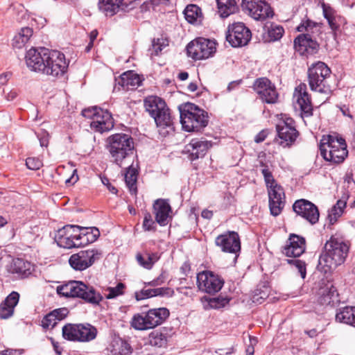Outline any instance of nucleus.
I'll return each instance as SVG.
<instances>
[{
	"label": "nucleus",
	"instance_id": "obj_31",
	"mask_svg": "<svg viewBox=\"0 0 355 355\" xmlns=\"http://www.w3.org/2000/svg\"><path fill=\"white\" fill-rule=\"evenodd\" d=\"M123 0H99L98 9L106 17H112L116 15L121 6H123Z\"/></svg>",
	"mask_w": 355,
	"mask_h": 355
},
{
	"label": "nucleus",
	"instance_id": "obj_14",
	"mask_svg": "<svg viewBox=\"0 0 355 355\" xmlns=\"http://www.w3.org/2000/svg\"><path fill=\"white\" fill-rule=\"evenodd\" d=\"M101 257V250L96 248L87 249L72 254L69 259V263L74 270L82 271L90 267Z\"/></svg>",
	"mask_w": 355,
	"mask_h": 355
},
{
	"label": "nucleus",
	"instance_id": "obj_37",
	"mask_svg": "<svg viewBox=\"0 0 355 355\" xmlns=\"http://www.w3.org/2000/svg\"><path fill=\"white\" fill-rule=\"evenodd\" d=\"M336 320L347 324H355V307L345 306L336 313Z\"/></svg>",
	"mask_w": 355,
	"mask_h": 355
},
{
	"label": "nucleus",
	"instance_id": "obj_13",
	"mask_svg": "<svg viewBox=\"0 0 355 355\" xmlns=\"http://www.w3.org/2000/svg\"><path fill=\"white\" fill-rule=\"evenodd\" d=\"M241 6L251 17L257 21H264L274 15L270 5L266 0H242Z\"/></svg>",
	"mask_w": 355,
	"mask_h": 355
},
{
	"label": "nucleus",
	"instance_id": "obj_33",
	"mask_svg": "<svg viewBox=\"0 0 355 355\" xmlns=\"http://www.w3.org/2000/svg\"><path fill=\"white\" fill-rule=\"evenodd\" d=\"M107 351L109 355H130L132 352L130 345L121 339L112 340Z\"/></svg>",
	"mask_w": 355,
	"mask_h": 355
},
{
	"label": "nucleus",
	"instance_id": "obj_62",
	"mask_svg": "<svg viewBox=\"0 0 355 355\" xmlns=\"http://www.w3.org/2000/svg\"><path fill=\"white\" fill-rule=\"evenodd\" d=\"M344 182H347L348 185L353 184L355 187V181L353 178V174L352 172H348L345 174L344 177Z\"/></svg>",
	"mask_w": 355,
	"mask_h": 355
},
{
	"label": "nucleus",
	"instance_id": "obj_49",
	"mask_svg": "<svg viewBox=\"0 0 355 355\" xmlns=\"http://www.w3.org/2000/svg\"><path fill=\"white\" fill-rule=\"evenodd\" d=\"M125 288L124 284L120 282L115 287L107 288L108 293L106 295L107 299H113L123 294Z\"/></svg>",
	"mask_w": 355,
	"mask_h": 355
},
{
	"label": "nucleus",
	"instance_id": "obj_32",
	"mask_svg": "<svg viewBox=\"0 0 355 355\" xmlns=\"http://www.w3.org/2000/svg\"><path fill=\"white\" fill-rule=\"evenodd\" d=\"M148 338L152 346L166 347L168 339V331L166 328L153 331L149 334Z\"/></svg>",
	"mask_w": 355,
	"mask_h": 355
},
{
	"label": "nucleus",
	"instance_id": "obj_56",
	"mask_svg": "<svg viewBox=\"0 0 355 355\" xmlns=\"http://www.w3.org/2000/svg\"><path fill=\"white\" fill-rule=\"evenodd\" d=\"M100 107H98L96 106L88 107L84 109L82 111V115L85 118H88L90 119L92 121H94V119L95 118L96 115H97V113H98Z\"/></svg>",
	"mask_w": 355,
	"mask_h": 355
},
{
	"label": "nucleus",
	"instance_id": "obj_19",
	"mask_svg": "<svg viewBox=\"0 0 355 355\" xmlns=\"http://www.w3.org/2000/svg\"><path fill=\"white\" fill-rule=\"evenodd\" d=\"M293 211L306 219L311 225L318 222L320 214L318 207L311 202L300 199L296 200L293 205Z\"/></svg>",
	"mask_w": 355,
	"mask_h": 355
},
{
	"label": "nucleus",
	"instance_id": "obj_15",
	"mask_svg": "<svg viewBox=\"0 0 355 355\" xmlns=\"http://www.w3.org/2000/svg\"><path fill=\"white\" fill-rule=\"evenodd\" d=\"M251 38V31L243 23L236 22L229 25L226 39L232 46H244L249 43Z\"/></svg>",
	"mask_w": 355,
	"mask_h": 355
},
{
	"label": "nucleus",
	"instance_id": "obj_22",
	"mask_svg": "<svg viewBox=\"0 0 355 355\" xmlns=\"http://www.w3.org/2000/svg\"><path fill=\"white\" fill-rule=\"evenodd\" d=\"M293 98L302 111V117H309L313 114V106L311 97L307 92L305 83H300L295 89Z\"/></svg>",
	"mask_w": 355,
	"mask_h": 355
},
{
	"label": "nucleus",
	"instance_id": "obj_60",
	"mask_svg": "<svg viewBox=\"0 0 355 355\" xmlns=\"http://www.w3.org/2000/svg\"><path fill=\"white\" fill-rule=\"evenodd\" d=\"M101 181H102V183L107 187V188L111 193H114V194H116L117 193V189H116L115 187H114L111 184V183L110 182V180L107 178H106V177L101 178Z\"/></svg>",
	"mask_w": 355,
	"mask_h": 355
},
{
	"label": "nucleus",
	"instance_id": "obj_26",
	"mask_svg": "<svg viewBox=\"0 0 355 355\" xmlns=\"http://www.w3.org/2000/svg\"><path fill=\"white\" fill-rule=\"evenodd\" d=\"M212 146V143L207 140L193 139L186 147V151L189 153V158L191 161L203 157L207 150Z\"/></svg>",
	"mask_w": 355,
	"mask_h": 355
},
{
	"label": "nucleus",
	"instance_id": "obj_16",
	"mask_svg": "<svg viewBox=\"0 0 355 355\" xmlns=\"http://www.w3.org/2000/svg\"><path fill=\"white\" fill-rule=\"evenodd\" d=\"M224 279L212 271L205 270L197 275L198 288L209 294H215L220 291L224 285Z\"/></svg>",
	"mask_w": 355,
	"mask_h": 355
},
{
	"label": "nucleus",
	"instance_id": "obj_5",
	"mask_svg": "<svg viewBox=\"0 0 355 355\" xmlns=\"http://www.w3.org/2000/svg\"><path fill=\"white\" fill-rule=\"evenodd\" d=\"M58 295L65 297H78L86 303L98 306L103 301L102 295L93 286L80 281H69L57 287Z\"/></svg>",
	"mask_w": 355,
	"mask_h": 355
},
{
	"label": "nucleus",
	"instance_id": "obj_8",
	"mask_svg": "<svg viewBox=\"0 0 355 355\" xmlns=\"http://www.w3.org/2000/svg\"><path fill=\"white\" fill-rule=\"evenodd\" d=\"M321 156L327 162L339 164L348 155L345 140L338 136L323 137L320 143Z\"/></svg>",
	"mask_w": 355,
	"mask_h": 355
},
{
	"label": "nucleus",
	"instance_id": "obj_63",
	"mask_svg": "<svg viewBox=\"0 0 355 355\" xmlns=\"http://www.w3.org/2000/svg\"><path fill=\"white\" fill-rule=\"evenodd\" d=\"M11 77V73L9 72L3 73L0 75V85H4L7 83Z\"/></svg>",
	"mask_w": 355,
	"mask_h": 355
},
{
	"label": "nucleus",
	"instance_id": "obj_27",
	"mask_svg": "<svg viewBox=\"0 0 355 355\" xmlns=\"http://www.w3.org/2000/svg\"><path fill=\"white\" fill-rule=\"evenodd\" d=\"M321 6L324 17L327 19L332 32L336 35L340 31V26L346 24L345 18L338 15L329 4L322 3Z\"/></svg>",
	"mask_w": 355,
	"mask_h": 355
},
{
	"label": "nucleus",
	"instance_id": "obj_29",
	"mask_svg": "<svg viewBox=\"0 0 355 355\" xmlns=\"http://www.w3.org/2000/svg\"><path fill=\"white\" fill-rule=\"evenodd\" d=\"M19 294L16 291L10 293L0 304V318L8 319L12 316L15 307L19 302Z\"/></svg>",
	"mask_w": 355,
	"mask_h": 355
},
{
	"label": "nucleus",
	"instance_id": "obj_55",
	"mask_svg": "<svg viewBox=\"0 0 355 355\" xmlns=\"http://www.w3.org/2000/svg\"><path fill=\"white\" fill-rule=\"evenodd\" d=\"M143 228L146 231L155 230V222L152 219L151 215L149 213H146L144 216Z\"/></svg>",
	"mask_w": 355,
	"mask_h": 355
},
{
	"label": "nucleus",
	"instance_id": "obj_40",
	"mask_svg": "<svg viewBox=\"0 0 355 355\" xmlns=\"http://www.w3.org/2000/svg\"><path fill=\"white\" fill-rule=\"evenodd\" d=\"M186 20L190 24H194L202 17V12L200 7L195 4L188 5L184 10Z\"/></svg>",
	"mask_w": 355,
	"mask_h": 355
},
{
	"label": "nucleus",
	"instance_id": "obj_48",
	"mask_svg": "<svg viewBox=\"0 0 355 355\" xmlns=\"http://www.w3.org/2000/svg\"><path fill=\"white\" fill-rule=\"evenodd\" d=\"M284 33L282 26L278 25H271L268 29V36L272 41H277L280 40Z\"/></svg>",
	"mask_w": 355,
	"mask_h": 355
},
{
	"label": "nucleus",
	"instance_id": "obj_12",
	"mask_svg": "<svg viewBox=\"0 0 355 355\" xmlns=\"http://www.w3.org/2000/svg\"><path fill=\"white\" fill-rule=\"evenodd\" d=\"M216 51V42L203 37H198L187 46L188 56L196 60L207 59L213 56Z\"/></svg>",
	"mask_w": 355,
	"mask_h": 355
},
{
	"label": "nucleus",
	"instance_id": "obj_1",
	"mask_svg": "<svg viewBox=\"0 0 355 355\" xmlns=\"http://www.w3.org/2000/svg\"><path fill=\"white\" fill-rule=\"evenodd\" d=\"M26 62L31 70L53 77L63 75L68 67L62 53L46 48L29 49L26 55Z\"/></svg>",
	"mask_w": 355,
	"mask_h": 355
},
{
	"label": "nucleus",
	"instance_id": "obj_20",
	"mask_svg": "<svg viewBox=\"0 0 355 355\" xmlns=\"http://www.w3.org/2000/svg\"><path fill=\"white\" fill-rule=\"evenodd\" d=\"M215 244L221 250L227 253L236 254L241 250V241L237 232H228L216 238Z\"/></svg>",
	"mask_w": 355,
	"mask_h": 355
},
{
	"label": "nucleus",
	"instance_id": "obj_2",
	"mask_svg": "<svg viewBox=\"0 0 355 355\" xmlns=\"http://www.w3.org/2000/svg\"><path fill=\"white\" fill-rule=\"evenodd\" d=\"M99 235V230L96 227L67 225L57 231L55 241L60 248L71 249L93 243Z\"/></svg>",
	"mask_w": 355,
	"mask_h": 355
},
{
	"label": "nucleus",
	"instance_id": "obj_21",
	"mask_svg": "<svg viewBox=\"0 0 355 355\" xmlns=\"http://www.w3.org/2000/svg\"><path fill=\"white\" fill-rule=\"evenodd\" d=\"M295 50L302 55H313L318 53L319 44L316 38L307 33H302L294 40Z\"/></svg>",
	"mask_w": 355,
	"mask_h": 355
},
{
	"label": "nucleus",
	"instance_id": "obj_4",
	"mask_svg": "<svg viewBox=\"0 0 355 355\" xmlns=\"http://www.w3.org/2000/svg\"><path fill=\"white\" fill-rule=\"evenodd\" d=\"M349 244L340 238L331 237L319 257V266L327 272L343 264L347 257Z\"/></svg>",
	"mask_w": 355,
	"mask_h": 355
},
{
	"label": "nucleus",
	"instance_id": "obj_43",
	"mask_svg": "<svg viewBox=\"0 0 355 355\" xmlns=\"http://www.w3.org/2000/svg\"><path fill=\"white\" fill-rule=\"evenodd\" d=\"M260 165L263 167L261 173L263 176L267 190L272 188L275 185H279L275 180L272 172L268 168V166L263 162H260Z\"/></svg>",
	"mask_w": 355,
	"mask_h": 355
},
{
	"label": "nucleus",
	"instance_id": "obj_51",
	"mask_svg": "<svg viewBox=\"0 0 355 355\" xmlns=\"http://www.w3.org/2000/svg\"><path fill=\"white\" fill-rule=\"evenodd\" d=\"M287 263L293 265L298 270L302 279H304L306 275V263L300 259H287Z\"/></svg>",
	"mask_w": 355,
	"mask_h": 355
},
{
	"label": "nucleus",
	"instance_id": "obj_58",
	"mask_svg": "<svg viewBox=\"0 0 355 355\" xmlns=\"http://www.w3.org/2000/svg\"><path fill=\"white\" fill-rule=\"evenodd\" d=\"M166 279V272L165 271H162L158 277H157L156 279H153L151 282H148L147 284L150 286H157L164 283Z\"/></svg>",
	"mask_w": 355,
	"mask_h": 355
},
{
	"label": "nucleus",
	"instance_id": "obj_9",
	"mask_svg": "<svg viewBox=\"0 0 355 355\" xmlns=\"http://www.w3.org/2000/svg\"><path fill=\"white\" fill-rule=\"evenodd\" d=\"M166 308L151 309L147 312L135 314L130 325L136 330L144 331L153 329L162 324L169 316Z\"/></svg>",
	"mask_w": 355,
	"mask_h": 355
},
{
	"label": "nucleus",
	"instance_id": "obj_7",
	"mask_svg": "<svg viewBox=\"0 0 355 355\" xmlns=\"http://www.w3.org/2000/svg\"><path fill=\"white\" fill-rule=\"evenodd\" d=\"M180 122L187 132H199L208 124L207 113L193 103H187L179 107Z\"/></svg>",
	"mask_w": 355,
	"mask_h": 355
},
{
	"label": "nucleus",
	"instance_id": "obj_24",
	"mask_svg": "<svg viewBox=\"0 0 355 355\" xmlns=\"http://www.w3.org/2000/svg\"><path fill=\"white\" fill-rule=\"evenodd\" d=\"M306 248L304 238L291 234L282 249V253L288 257H297L302 254Z\"/></svg>",
	"mask_w": 355,
	"mask_h": 355
},
{
	"label": "nucleus",
	"instance_id": "obj_35",
	"mask_svg": "<svg viewBox=\"0 0 355 355\" xmlns=\"http://www.w3.org/2000/svg\"><path fill=\"white\" fill-rule=\"evenodd\" d=\"M296 29L298 32L307 33L313 38H316V37L320 33V24L309 19L302 21Z\"/></svg>",
	"mask_w": 355,
	"mask_h": 355
},
{
	"label": "nucleus",
	"instance_id": "obj_64",
	"mask_svg": "<svg viewBox=\"0 0 355 355\" xmlns=\"http://www.w3.org/2000/svg\"><path fill=\"white\" fill-rule=\"evenodd\" d=\"M339 108L344 116H348L351 119L353 118L352 115L350 114V110L347 105H343L340 106Z\"/></svg>",
	"mask_w": 355,
	"mask_h": 355
},
{
	"label": "nucleus",
	"instance_id": "obj_34",
	"mask_svg": "<svg viewBox=\"0 0 355 355\" xmlns=\"http://www.w3.org/2000/svg\"><path fill=\"white\" fill-rule=\"evenodd\" d=\"M159 259L160 256L157 252L150 253L145 251L144 255L139 252L136 254V259L139 266L147 270L152 269Z\"/></svg>",
	"mask_w": 355,
	"mask_h": 355
},
{
	"label": "nucleus",
	"instance_id": "obj_30",
	"mask_svg": "<svg viewBox=\"0 0 355 355\" xmlns=\"http://www.w3.org/2000/svg\"><path fill=\"white\" fill-rule=\"evenodd\" d=\"M141 83L140 76L132 71L123 73L118 80V84L125 90L135 89L140 85Z\"/></svg>",
	"mask_w": 355,
	"mask_h": 355
},
{
	"label": "nucleus",
	"instance_id": "obj_11",
	"mask_svg": "<svg viewBox=\"0 0 355 355\" xmlns=\"http://www.w3.org/2000/svg\"><path fill=\"white\" fill-rule=\"evenodd\" d=\"M97 329L89 323H67L62 328V336L68 341L87 343L96 338Z\"/></svg>",
	"mask_w": 355,
	"mask_h": 355
},
{
	"label": "nucleus",
	"instance_id": "obj_36",
	"mask_svg": "<svg viewBox=\"0 0 355 355\" xmlns=\"http://www.w3.org/2000/svg\"><path fill=\"white\" fill-rule=\"evenodd\" d=\"M217 2L218 12L223 18H226L234 13L237 10L234 0H216Z\"/></svg>",
	"mask_w": 355,
	"mask_h": 355
},
{
	"label": "nucleus",
	"instance_id": "obj_52",
	"mask_svg": "<svg viewBox=\"0 0 355 355\" xmlns=\"http://www.w3.org/2000/svg\"><path fill=\"white\" fill-rule=\"evenodd\" d=\"M58 323L53 317V314L50 312L46 314L42 320L41 326L45 329H53Z\"/></svg>",
	"mask_w": 355,
	"mask_h": 355
},
{
	"label": "nucleus",
	"instance_id": "obj_44",
	"mask_svg": "<svg viewBox=\"0 0 355 355\" xmlns=\"http://www.w3.org/2000/svg\"><path fill=\"white\" fill-rule=\"evenodd\" d=\"M205 300L207 301V306L215 309L225 307L230 301V298L221 296L213 298H205Z\"/></svg>",
	"mask_w": 355,
	"mask_h": 355
},
{
	"label": "nucleus",
	"instance_id": "obj_3",
	"mask_svg": "<svg viewBox=\"0 0 355 355\" xmlns=\"http://www.w3.org/2000/svg\"><path fill=\"white\" fill-rule=\"evenodd\" d=\"M144 105L146 110L154 119L161 135L166 137L174 132L171 111L163 99L158 96H148L144 100Z\"/></svg>",
	"mask_w": 355,
	"mask_h": 355
},
{
	"label": "nucleus",
	"instance_id": "obj_28",
	"mask_svg": "<svg viewBox=\"0 0 355 355\" xmlns=\"http://www.w3.org/2000/svg\"><path fill=\"white\" fill-rule=\"evenodd\" d=\"M155 220L161 226L168 224L169 213L171 212V207L167 200L158 199L153 205Z\"/></svg>",
	"mask_w": 355,
	"mask_h": 355
},
{
	"label": "nucleus",
	"instance_id": "obj_10",
	"mask_svg": "<svg viewBox=\"0 0 355 355\" xmlns=\"http://www.w3.org/2000/svg\"><path fill=\"white\" fill-rule=\"evenodd\" d=\"M331 73L330 69L322 62L313 64L308 69L309 85L312 91L329 96L331 88L327 84Z\"/></svg>",
	"mask_w": 355,
	"mask_h": 355
},
{
	"label": "nucleus",
	"instance_id": "obj_45",
	"mask_svg": "<svg viewBox=\"0 0 355 355\" xmlns=\"http://www.w3.org/2000/svg\"><path fill=\"white\" fill-rule=\"evenodd\" d=\"M285 200H269V208L271 215L274 216H279L285 205Z\"/></svg>",
	"mask_w": 355,
	"mask_h": 355
},
{
	"label": "nucleus",
	"instance_id": "obj_25",
	"mask_svg": "<svg viewBox=\"0 0 355 355\" xmlns=\"http://www.w3.org/2000/svg\"><path fill=\"white\" fill-rule=\"evenodd\" d=\"M91 128L98 132L110 131L114 127V119L110 112L100 108L94 121L90 122Z\"/></svg>",
	"mask_w": 355,
	"mask_h": 355
},
{
	"label": "nucleus",
	"instance_id": "obj_46",
	"mask_svg": "<svg viewBox=\"0 0 355 355\" xmlns=\"http://www.w3.org/2000/svg\"><path fill=\"white\" fill-rule=\"evenodd\" d=\"M268 193L269 200H285L284 191L280 184L268 189Z\"/></svg>",
	"mask_w": 355,
	"mask_h": 355
},
{
	"label": "nucleus",
	"instance_id": "obj_38",
	"mask_svg": "<svg viewBox=\"0 0 355 355\" xmlns=\"http://www.w3.org/2000/svg\"><path fill=\"white\" fill-rule=\"evenodd\" d=\"M33 33L32 28L29 27L22 28L12 40L13 47L19 49L23 48L29 41Z\"/></svg>",
	"mask_w": 355,
	"mask_h": 355
},
{
	"label": "nucleus",
	"instance_id": "obj_50",
	"mask_svg": "<svg viewBox=\"0 0 355 355\" xmlns=\"http://www.w3.org/2000/svg\"><path fill=\"white\" fill-rule=\"evenodd\" d=\"M57 323L65 319L69 313V311L66 307L55 309L50 312Z\"/></svg>",
	"mask_w": 355,
	"mask_h": 355
},
{
	"label": "nucleus",
	"instance_id": "obj_42",
	"mask_svg": "<svg viewBox=\"0 0 355 355\" xmlns=\"http://www.w3.org/2000/svg\"><path fill=\"white\" fill-rule=\"evenodd\" d=\"M137 171L132 166H129L125 173V182L131 193H135L137 191Z\"/></svg>",
	"mask_w": 355,
	"mask_h": 355
},
{
	"label": "nucleus",
	"instance_id": "obj_53",
	"mask_svg": "<svg viewBox=\"0 0 355 355\" xmlns=\"http://www.w3.org/2000/svg\"><path fill=\"white\" fill-rule=\"evenodd\" d=\"M26 165L28 169L36 171L42 166L43 163L37 157H28L26 159Z\"/></svg>",
	"mask_w": 355,
	"mask_h": 355
},
{
	"label": "nucleus",
	"instance_id": "obj_61",
	"mask_svg": "<svg viewBox=\"0 0 355 355\" xmlns=\"http://www.w3.org/2000/svg\"><path fill=\"white\" fill-rule=\"evenodd\" d=\"M267 137V131L266 130H261L259 132L254 138V141L256 143H261Z\"/></svg>",
	"mask_w": 355,
	"mask_h": 355
},
{
	"label": "nucleus",
	"instance_id": "obj_39",
	"mask_svg": "<svg viewBox=\"0 0 355 355\" xmlns=\"http://www.w3.org/2000/svg\"><path fill=\"white\" fill-rule=\"evenodd\" d=\"M13 270L21 277H26L32 273L33 266L29 261L22 259H17L14 261Z\"/></svg>",
	"mask_w": 355,
	"mask_h": 355
},
{
	"label": "nucleus",
	"instance_id": "obj_57",
	"mask_svg": "<svg viewBox=\"0 0 355 355\" xmlns=\"http://www.w3.org/2000/svg\"><path fill=\"white\" fill-rule=\"evenodd\" d=\"M153 293L154 294V297L165 295L171 296L173 293V291L168 287H161L153 288Z\"/></svg>",
	"mask_w": 355,
	"mask_h": 355
},
{
	"label": "nucleus",
	"instance_id": "obj_18",
	"mask_svg": "<svg viewBox=\"0 0 355 355\" xmlns=\"http://www.w3.org/2000/svg\"><path fill=\"white\" fill-rule=\"evenodd\" d=\"M276 142L284 148L291 146L296 140L299 133L293 125V120L288 119L277 125Z\"/></svg>",
	"mask_w": 355,
	"mask_h": 355
},
{
	"label": "nucleus",
	"instance_id": "obj_6",
	"mask_svg": "<svg viewBox=\"0 0 355 355\" xmlns=\"http://www.w3.org/2000/svg\"><path fill=\"white\" fill-rule=\"evenodd\" d=\"M106 148L112 162L121 166L123 161L133 155L134 141L129 135L116 133L107 139Z\"/></svg>",
	"mask_w": 355,
	"mask_h": 355
},
{
	"label": "nucleus",
	"instance_id": "obj_59",
	"mask_svg": "<svg viewBox=\"0 0 355 355\" xmlns=\"http://www.w3.org/2000/svg\"><path fill=\"white\" fill-rule=\"evenodd\" d=\"M37 138L42 147H47L49 145V134L46 131H42L37 134Z\"/></svg>",
	"mask_w": 355,
	"mask_h": 355
},
{
	"label": "nucleus",
	"instance_id": "obj_41",
	"mask_svg": "<svg viewBox=\"0 0 355 355\" xmlns=\"http://www.w3.org/2000/svg\"><path fill=\"white\" fill-rule=\"evenodd\" d=\"M346 204L345 200H338L336 204L329 211L328 218L331 224L336 222L338 218L343 214Z\"/></svg>",
	"mask_w": 355,
	"mask_h": 355
},
{
	"label": "nucleus",
	"instance_id": "obj_47",
	"mask_svg": "<svg viewBox=\"0 0 355 355\" xmlns=\"http://www.w3.org/2000/svg\"><path fill=\"white\" fill-rule=\"evenodd\" d=\"M168 46V40L165 38L154 39L152 42L153 51L152 55H158L159 53L166 46Z\"/></svg>",
	"mask_w": 355,
	"mask_h": 355
},
{
	"label": "nucleus",
	"instance_id": "obj_54",
	"mask_svg": "<svg viewBox=\"0 0 355 355\" xmlns=\"http://www.w3.org/2000/svg\"><path fill=\"white\" fill-rule=\"evenodd\" d=\"M153 288L150 289H142L140 291H137L135 293V299L137 301H140L144 299H148L154 297L153 293Z\"/></svg>",
	"mask_w": 355,
	"mask_h": 355
},
{
	"label": "nucleus",
	"instance_id": "obj_23",
	"mask_svg": "<svg viewBox=\"0 0 355 355\" xmlns=\"http://www.w3.org/2000/svg\"><path fill=\"white\" fill-rule=\"evenodd\" d=\"M318 302L322 306H334L340 302L339 295L336 287L330 282L320 287Z\"/></svg>",
	"mask_w": 355,
	"mask_h": 355
},
{
	"label": "nucleus",
	"instance_id": "obj_17",
	"mask_svg": "<svg viewBox=\"0 0 355 355\" xmlns=\"http://www.w3.org/2000/svg\"><path fill=\"white\" fill-rule=\"evenodd\" d=\"M253 88L263 103L274 104L277 102L279 94L275 86L268 78L263 77L256 79Z\"/></svg>",
	"mask_w": 355,
	"mask_h": 355
}]
</instances>
